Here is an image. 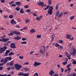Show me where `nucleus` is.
Segmentation results:
<instances>
[{"mask_svg":"<svg viewBox=\"0 0 76 76\" xmlns=\"http://www.w3.org/2000/svg\"><path fill=\"white\" fill-rule=\"evenodd\" d=\"M14 39H15V41H18L19 39H20L21 38L19 36H17L16 37H15L14 38Z\"/></svg>","mask_w":76,"mask_h":76,"instance_id":"13","label":"nucleus"},{"mask_svg":"<svg viewBox=\"0 0 76 76\" xmlns=\"http://www.w3.org/2000/svg\"><path fill=\"white\" fill-rule=\"evenodd\" d=\"M15 28H20V26L18 25H17L15 26Z\"/></svg>","mask_w":76,"mask_h":76,"instance_id":"49","label":"nucleus"},{"mask_svg":"<svg viewBox=\"0 0 76 76\" xmlns=\"http://www.w3.org/2000/svg\"><path fill=\"white\" fill-rule=\"evenodd\" d=\"M34 51H32L30 53V54H33V53H34Z\"/></svg>","mask_w":76,"mask_h":76,"instance_id":"63","label":"nucleus"},{"mask_svg":"<svg viewBox=\"0 0 76 76\" xmlns=\"http://www.w3.org/2000/svg\"><path fill=\"white\" fill-rule=\"evenodd\" d=\"M41 47L42 48V49H40V50L39 51V53L42 54H44V52L45 51V46H41Z\"/></svg>","mask_w":76,"mask_h":76,"instance_id":"1","label":"nucleus"},{"mask_svg":"<svg viewBox=\"0 0 76 76\" xmlns=\"http://www.w3.org/2000/svg\"><path fill=\"white\" fill-rule=\"evenodd\" d=\"M14 60L11 61L10 63V66H13V64H14Z\"/></svg>","mask_w":76,"mask_h":76,"instance_id":"18","label":"nucleus"},{"mask_svg":"<svg viewBox=\"0 0 76 76\" xmlns=\"http://www.w3.org/2000/svg\"><path fill=\"white\" fill-rule=\"evenodd\" d=\"M3 69V67L0 66V70H2Z\"/></svg>","mask_w":76,"mask_h":76,"instance_id":"57","label":"nucleus"},{"mask_svg":"<svg viewBox=\"0 0 76 76\" xmlns=\"http://www.w3.org/2000/svg\"><path fill=\"white\" fill-rule=\"evenodd\" d=\"M6 49H7V47L6 46H4L2 48H1L0 49V53H2Z\"/></svg>","mask_w":76,"mask_h":76,"instance_id":"5","label":"nucleus"},{"mask_svg":"<svg viewBox=\"0 0 76 76\" xmlns=\"http://www.w3.org/2000/svg\"><path fill=\"white\" fill-rule=\"evenodd\" d=\"M27 43V42H21V44H26Z\"/></svg>","mask_w":76,"mask_h":76,"instance_id":"34","label":"nucleus"},{"mask_svg":"<svg viewBox=\"0 0 76 76\" xmlns=\"http://www.w3.org/2000/svg\"><path fill=\"white\" fill-rule=\"evenodd\" d=\"M10 23L12 25H14V24H16V21H15L13 19L11 20Z\"/></svg>","mask_w":76,"mask_h":76,"instance_id":"14","label":"nucleus"},{"mask_svg":"<svg viewBox=\"0 0 76 76\" xmlns=\"http://www.w3.org/2000/svg\"><path fill=\"white\" fill-rule=\"evenodd\" d=\"M71 37V35L69 34H67L66 35V38L67 39H69V38L70 39V38Z\"/></svg>","mask_w":76,"mask_h":76,"instance_id":"24","label":"nucleus"},{"mask_svg":"<svg viewBox=\"0 0 76 76\" xmlns=\"http://www.w3.org/2000/svg\"><path fill=\"white\" fill-rule=\"evenodd\" d=\"M38 4H39V5L41 6V7H42L44 6V3L42 2L39 1V2H38Z\"/></svg>","mask_w":76,"mask_h":76,"instance_id":"11","label":"nucleus"},{"mask_svg":"<svg viewBox=\"0 0 76 76\" xmlns=\"http://www.w3.org/2000/svg\"><path fill=\"white\" fill-rule=\"evenodd\" d=\"M30 32L31 33H34V32H35V30L34 29H31L30 31Z\"/></svg>","mask_w":76,"mask_h":76,"instance_id":"20","label":"nucleus"},{"mask_svg":"<svg viewBox=\"0 0 76 76\" xmlns=\"http://www.w3.org/2000/svg\"><path fill=\"white\" fill-rule=\"evenodd\" d=\"M17 32H18L14 31L13 32V34H17Z\"/></svg>","mask_w":76,"mask_h":76,"instance_id":"59","label":"nucleus"},{"mask_svg":"<svg viewBox=\"0 0 76 76\" xmlns=\"http://www.w3.org/2000/svg\"><path fill=\"white\" fill-rule=\"evenodd\" d=\"M70 71H71V69L70 68H68L67 69L65 70V73L67 72V74H69V73L70 72Z\"/></svg>","mask_w":76,"mask_h":76,"instance_id":"9","label":"nucleus"},{"mask_svg":"<svg viewBox=\"0 0 76 76\" xmlns=\"http://www.w3.org/2000/svg\"><path fill=\"white\" fill-rule=\"evenodd\" d=\"M21 65H20L18 64H16L15 65V67L17 70H20L21 69Z\"/></svg>","mask_w":76,"mask_h":76,"instance_id":"2","label":"nucleus"},{"mask_svg":"<svg viewBox=\"0 0 76 76\" xmlns=\"http://www.w3.org/2000/svg\"><path fill=\"white\" fill-rule=\"evenodd\" d=\"M58 4L57 6H56V10H58Z\"/></svg>","mask_w":76,"mask_h":76,"instance_id":"53","label":"nucleus"},{"mask_svg":"<svg viewBox=\"0 0 76 76\" xmlns=\"http://www.w3.org/2000/svg\"><path fill=\"white\" fill-rule=\"evenodd\" d=\"M12 60V58H11V57H7L5 59V61L7 63L8 60Z\"/></svg>","mask_w":76,"mask_h":76,"instance_id":"6","label":"nucleus"},{"mask_svg":"<svg viewBox=\"0 0 76 76\" xmlns=\"http://www.w3.org/2000/svg\"><path fill=\"white\" fill-rule=\"evenodd\" d=\"M29 75V73H25L24 74H23V76H28Z\"/></svg>","mask_w":76,"mask_h":76,"instance_id":"27","label":"nucleus"},{"mask_svg":"<svg viewBox=\"0 0 76 76\" xmlns=\"http://www.w3.org/2000/svg\"><path fill=\"white\" fill-rule=\"evenodd\" d=\"M30 21V20L29 19H26L25 20V21L26 23H29Z\"/></svg>","mask_w":76,"mask_h":76,"instance_id":"28","label":"nucleus"},{"mask_svg":"<svg viewBox=\"0 0 76 76\" xmlns=\"http://www.w3.org/2000/svg\"><path fill=\"white\" fill-rule=\"evenodd\" d=\"M10 69H11V68L10 67H9L7 68V70H10Z\"/></svg>","mask_w":76,"mask_h":76,"instance_id":"50","label":"nucleus"},{"mask_svg":"<svg viewBox=\"0 0 76 76\" xmlns=\"http://www.w3.org/2000/svg\"><path fill=\"white\" fill-rule=\"evenodd\" d=\"M19 57L20 59H23V56H20Z\"/></svg>","mask_w":76,"mask_h":76,"instance_id":"43","label":"nucleus"},{"mask_svg":"<svg viewBox=\"0 0 76 76\" xmlns=\"http://www.w3.org/2000/svg\"><path fill=\"white\" fill-rule=\"evenodd\" d=\"M54 37H55V35L54 34H53L52 35V40H53V39H54Z\"/></svg>","mask_w":76,"mask_h":76,"instance_id":"46","label":"nucleus"},{"mask_svg":"<svg viewBox=\"0 0 76 76\" xmlns=\"http://www.w3.org/2000/svg\"><path fill=\"white\" fill-rule=\"evenodd\" d=\"M55 46L56 48H60V49H63V46L60 45L58 44L57 43H56L55 45Z\"/></svg>","mask_w":76,"mask_h":76,"instance_id":"4","label":"nucleus"},{"mask_svg":"<svg viewBox=\"0 0 76 76\" xmlns=\"http://www.w3.org/2000/svg\"><path fill=\"white\" fill-rule=\"evenodd\" d=\"M66 57H68L69 59H70V55L68 54V55H66Z\"/></svg>","mask_w":76,"mask_h":76,"instance_id":"38","label":"nucleus"},{"mask_svg":"<svg viewBox=\"0 0 76 76\" xmlns=\"http://www.w3.org/2000/svg\"><path fill=\"white\" fill-rule=\"evenodd\" d=\"M53 76H58V75L57 74H56L54 75Z\"/></svg>","mask_w":76,"mask_h":76,"instance_id":"62","label":"nucleus"},{"mask_svg":"<svg viewBox=\"0 0 76 76\" xmlns=\"http://www.w3.org/2000/svg\"><path fill=\"white\" fill-rule=\"evenodd\" d=\"M41 35H38L37 36V38H40L41 37Z\"/></svg>","mask_w":76,"mask_h":76,"instance_id":"45","label":"nucleus"},{"mask_svg":"<svg viewBox=\"0 0 76 76\" xmlns=\"http://www.w3.org/2000/svg\"><path fill=\"white\" fill-rule=\"evenodd\" d=\"M13 17V16L12 15H10L9 16V18L10 19H12Z\"/></svg>","mask_w":76,"mask_h":76,"instance_id":"37","label":"nucleus"},{"mask_svg":"<svg viewBox=\"0 0 76 76\" xmlns=\"http://www.w3.org/2000/svg\"><path fill=\"white\" fill-rule=\"evenodd\" d=\"M26 39L24 38H23L22 39V40L23 41H25V40H26Z\"/></svg>","mask_w":76,"mask_h":76,"instance_id":"58","label":"nucleus"},{"mask_svg":"<svg viewBox=\"0 0 76 76\" xmlns=\"http://www.w3.org/2000/svg\"><path fill=\"white\" fill-rule=\"evenodd\" d=\"M20 12L21 13H24V12H23V9H21Z\"/></svg>","mask_w":76,"mask_h":76,"instance_id":"32","label":"nucleus"},{"mask_svg":"<svg viewBox=\"0 0 76 76\" xmlns=\"http://www.w3.org/2000/svg\"><path fill=\"white\" fill-rule=\"evenodd\" d=\"M34 76H38V72L35 73L34 75H33Z\"/></svg>","mask_w":76,"mask_h":76,"instance_id":"35","label":"nucleus"},{"mask_svg":"<svg viewBox=\"0 0 76 76\" xmlns=\"http://www.w3.org/2000/svg\"><path fill=\"white\" fill-rule=\"evenodd\" d=\"M72 75V76H76V73H74Z\"/></svg>","mask_w":76,"mask_h":76,"instance_id":"48","label":"nucleus"},{"mask_svg":"<svg viewBox=\"0 0 76 76\" xmlns=\"http://www.w3.org/2000/svg\"><path fill=\"white\" fill-rule=\"evenodd\" d=\"M6 62L5 61V62L4 63L0 64V66H3L4 64H6Z\"/></svg>","mask_w":76,"mask_h":76,"instance_id":"26","label":"nucleus"},{"mask_svg":"<svg viewBox=\"0 0 76 76\" xmlns=\"http://www.w3.org/2000/svg\"><path fill=\"white\" fill-rule=\"evenodd\" d=\"M18 75V76H23V73L22 72H19Z\"/></svg>","mask_w":76,"mask_h":76,"instance_id":"21","label":"nucleus"},{"mask_svg":"<svg viewBox=\"0 0 76 76\" xmlns=\"http://www.w3.org/2000/svg\"><path fill=\"white\" fill-rule=\"evenodd\" d=\"M28 29V27L27 26H25L23 28V29Z\"/></svg>","mask_w":76,"mask_h":76,"instance_id":"56","label":"nucleus"},{"mask_svg":"<svg viewBox=\"0 0 76 76\" xmlns=\"http://www.w3.org/2000/svg\"><path fill=\"white\" fill-rule=\"evenodd\" d=\"M5 62V59H4V58H3L1 59V63H3V62Z\"/></svg>","mask_w":76,"mask_h":76,"instance_id":"29","label":"nucleus"},{"mask_svg":"<svg viewBox=\"0 0 76 76\" xmlns=\"http://www.w3.org/2000/svg\"><path fill=\"white\" fill-rule=\"evenodd\" d=\"M70 66H71V64H69L68 65L66 66V67L67 68H69L70 67Z\"/></svg>","mask_w":76,"mask_h":76,"instance_id":"41","label":"nucleus"},{"mask_svg":"<svg viewBox=\"0 0 76 76\" xmlns=\"http://www.w3.org/2000/svg\"><path fill=\"white\" fill-rule=\"evenodd\" d=\"M48 13L49 15H51L53 14V11L51 10H48Z\"/></svg>","mask_w":76,"mask_h":76,"instance_id":"17","label":"nucleus"},{"mask_svg":"<svg viewBox=\"0 0 76 76\" xmlns=\"http://www.w3.org/2000/svg\"><path fill=\"white\" fill-rule=\"evenodd\" d=\"M63 14V12H61L60 15V12H59V11H58L56 12V16H58V18H60L62 16Z\"/></svg>","mask_w":76,"mask_h":76,"instance_id":"3","label":"nucleus"},{"mask_svg":"<svg viewBox=\"0 0 76 76\" xmlns=\"http://www.w3.org/2000/svg\"><path fill=\"white\" fill-rule=\"evenodd\" d=\"M15 9L17 11H19L20 10V8L19 7H16Z\"/></svg>","mask_w":76,"mask_h":76,"instance_id":"36","label":"nucleus"},{"mask_svg":"<svg viewBox=\"0 0 76 76\" xmlns=\"http://www.w3.org/2000/svg\"><path fill=\"white\" fill-rule=\"evenodd\" d=\"M28 5H25V6H24V7H25V9H27L28 8Z\"/></svg>","mask_w":76,"mask_h":76,"instance_id":"47","label":"nucleus"},{"mask_svg":"<svg viewBox=\"0 0 76 76\" xmlns=\"http://www.w3.org/2000/svg\"><path fill=\"white\" fill-rule=\"evenodd\" d=\"M13 54H15V53H13L12 52H11L9 54V56H12V55H13Z\"/></svg>","mask_w":76,"mask_h":76,"instance_id":"30","label":"nucleus"},{"mask_svg":"<svg viewBox=\"0 0 76 76\" xmlns=\"http://www.w3.org/2000/svg\"><path fill=\"white\" fill-rule=\"evenodd\" d=\"M17 35H20V33L19 32H17Z\"/></svg>","mask_w":76,"mask_h":76,"instance_id":"54","label":"nucleus"},{"mask_svg":"<svg viewBox=\"0 0 76 76\" xmlns=\"http://www.w3.org/2000/svg\"><path fill=\"white\" fill-rule=\"evenodd\" d=\"M24 70L25 71H28L29 70L28 68H25L24 69Z\"/></svg>","mask_w":76,"mask_h":76,"instance_id":"51","label":"nucleus"},{"mask_svg":"<svg viewBox=\"0 0 76 76\" xmlns=\"http://www.w3.org/2000/svg\"><path fill=\"white\" fill-rule=\"evenodd\" d=\"M11 6H12V7H13V6H14V7H15L16 4H12L11 5Z\"/></svg>","mask_w":76,"mask_h":76,"instance_id":"55","label":"nucleus"},{"mask_svg":"<svg viewBox=\"0 0 76 76\" xmlns=\"http://www.w3.org/2000/svg\"><path fill=\"white\" fill-rule=\"evenodd\" d=\"M31 11V10H26V12H30V11Z\"/></svg>","mask_w":76,"mask_h":76,"instance_id":"52","label":"nucleus"},{"mask_svg":"<svg viewBox=\"0 0 76 76\" xmlns=\"http://www.w3.org/2000/svg\"><path fill=\"white\" fill-rule=\"evenodd\" d=\"M42 18V15H40L39 17H37L36 18V20H40Z\"/></svg>","mask_w":76,"mask_h":76,"instance_id":"10","label":"nucleus"},{"mask_svg":"<svg viewBox=\"0 0 76 76\" xmlns=\"http://www.w3.org/2000/svg\"><path fill=\"white\" fill-rule=\"evenodd\" d=\"M0 76H6V74H5L4 75H0Z\"/></svg>","mask_w":76,"mask_h":76,"instance_id":"64","label":"nucleus"},{"mask_svg":"<svg viewBox=\"0 0 76 76\" xmlns=\"http://www.w3.org/2000/svg\"><path fill=\"white\" fill-rule=\"evenodd\" d=\"M10 52V50H7L6 52V56H7V54L9 53Z\"/></svg>","mask_w":76,"mask_h":76,"instance_id":"25","label":"nucleus"},{"mask_svg":"<svg viewBox=\"0 0 76 76\" xmlns=\"http://www.w3.org/2000/svg\"><path fill=\"white\" fill-rule=\"evenodd\" d=\"M15 4L18 6H20L21 4V2L20 1H17L15 2Z\"/></svg>","mask_w":76,"mask_h":76,"instance_id":"16","label":"nucleus"},{"mask_svg":"<svg viewBox=\"0 0 76 76\" xmlns=\"http://www.w3.org/2000/svg\"><path fill=\"white\" fill-rule=\"evenodd\" d=\"M74 18H75V16H72L70 18V19L71 20H72V19H73Z\"/></svg>","mask_w":76,"mask_h":76,"instance_id":"42","label":"nucleus"},{"mask_svg":"<svg viewBox=\"0 0 76 76\" xmlns=\"http://www.w3.org/2000/svg\"><path fill=\"white\" fill-rule=\"evenodd\" d=\"M59 43H60V44H62L63 42V41L62 40H59L58 41Z\"/></svg>","mask_w":76,"mask_h":76,"instance_id":"33","label":"nucleus"},{"mask_svg":"<svg viewBox=\"0 0 76 76\" xmlns=\"http://www.w3.org/2000/svg\"><path fill=\"white\" fill-rule=\"evenodd\" d=\"M13 3H14V1H13L10 2V4H13Z\"/></svg>","mask_w":76,"mask_h":76,"instance_id":"61","label":"nucleus"},{"mask_svg":"<svg viewBox=\"0 0 76 76\" xmlns=\"http://www.w3.org/2000/svg\"><path fill=\"white\" fill-rule=\"evenodd\" d=\"M72 63L74 64H76V61L75 60L73 59H72Z\"/></svg>","mask_w":76,"mask_h":76,"instance_id":"22","label":"nucleus"},{"mask_svg":"<svg viewBox=\"0 0 76 76\" xmlns=\"http://www.w3.org/2000/svg\"><path fill=\"white\" fill-rule=\"evenodd\" d=\"M48 10H51L52 11H53V7L52 6H50Z\"/></svg>","mask_w":76,"mask_h":76,"instance_id":"23","label":"nucleus"},{"mask_svg":"<svg viewBox=\"0 0 76 76\" xmlns=\"http://www.w3.org/2000/svg\"><path fill=\"white\" fill-rule=\"evenodd\" d=\"M73 54V55H75V54H76V51H74L73 53H72Z\"/></svg>","mask_w":76,"mask_h":76,"instance_id":"60","label":"nucleus"},{"mask_svg":"<svg viewBox=\"0 0 76 76\" xmlns=\"http://www.w3.org/2000/svg\"><path fill=\"white\" fill-rule=\"evenodd\" d=\"M8 36H12L13 35V32L12 31H11L10 32V33L8 34Z\"/></svg>","mask_w":76,"mask_h":76,"instance_id":"15","label":"nucleus"},{"mask_svg":"<svg viewBox=\"0 0 76 76\" xmlns=\"http://www.w3.org/2000/svg\"><path fill=\"white\" fill-rule=\"evenodd\" d=\"M10 47L12 48H16V45L14 43H12L10 45Z\"/></svg>","mask_w":76,"mask_h":76,"instance_id":"8","label":"nucleus"},{"mask_svg":"<svg viewBox=\"0 0 76 76\" xmlns=\"http://www.w3.org/2000/svg\"><path fill=\"white\" fill-rule=\"evenodd\" d=\"M29 64V62H27L23 64V65H28Z\"/></svg>","mask_w":76,"mask_h":76,"instance_id":"39","label":"nucleus"},{"mask_svg":"<svg viewBox=\"0 0 76 76\" xmlns=\"http://www.w3.org/2000/svg\"><path fill=\"white\" fill-rule=\"evenodd\" d=\"M51 0H48V3L49 5L51 4Z\"/></svg>","mask_w":76,"mask_h":76,"instance_id":"31","label":"nucleus"},{"mask_svg":"<svg viewBox=\"0 0 76 76\" xmlns=\"http://www.w3.org/2000/svg\"><path fill=\"white\" fill-rule=\"evenodd\" d=\"M9 39H5V38H3L2 39V42H6L8 41Z\"/></svg>","mask_w":76,"mask_h":76,"instance_id":"19","label":"nucleus"},{"mask_svg":"<svg viewBox=\"0 0 76 76\" xmlns=\"http://www.w3.org/2000/svg\"><path fill=\"white\" fill-rule=\"evenodd\" d=\"M67 61H65L63 63V65H66L67 64Z\"/></svg>","mask_w":76,"mask_h":76,"instance_id":"44","label":"nucleus"},{"mask_svg":"<svg viewBox=\"0 0 76 76\" xmlns=\"http://www.w3.org/2000/svg\"><path fill=\"white\" fill-rule=\"evenodd\" d=\"M54 72L53 70H51L49 72V75L50 76H53L54 74Z\"/></svg>","mask_w":76,"mask_h":76,"instance_id":"12","label":"nucleus"},{"mask_svg":"<svg viewBox=\"0 0 76 76\" xmlns=\"http://www.w3.org/2000/svg\"><path fill=\"white\" fill-rule=\"evenodd\" d=\"M41 64V63H38L37 62H34V66L35 67H37V66H39V65H40Z\"/></svg>","mask_w":76,"mask_h":76,"instance_id":"7","label":"nucleus"},{"mask_svg":"<svg viewBox=\"0 0 76 76\" xmlns=\"http://www.w3.org/2000/svg\"><path fill=\"white\" fill-rule=\"evenodd\" d=\"M49 5H47V7L45 9V10H47V9H48L49 8Z\"/></svg>","mask_w":76,"mask_h":76,"instance_id":"40","label":"nucleus"}]
</instances>
